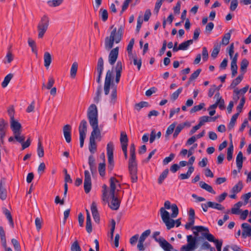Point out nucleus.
Wrapping results in <instances>:
<instances>
[{
	"mask_svg": "<svg viewBox=\"0 0 251 251\" xmlns=\"http://www.w3.org/2000/svg\"><path fill=\"white\" fill-rule=\"evenodd\" d=\"M114 31H111L109 36H107L105 39L104 45L106 50H110L113 47L114 42L116 43V37L114 35Z\"/></svg>",
	"mask_w": 251,
	"mask_h": 251,
	"instance_id": "nucleus-8",
	"label": "nucleus"
},
{
	"mask_svg": "<svg viewBox=\"0 0 251 251\" xmlns=\"http://www.w3.org/2000/svg\"><path fill=\"white\" fill-rule=\"evenodd\" d=\"M130 59L131 58L133 59V63L134 65L137 66V69L138 71H139L141 69V67L142 65V60L141 58L138 59L136 56H134L133 55L129 57Z\"/></svg>",
	"mask_w": 251,
	"mask_h": 251,
	"instance_id": "nucleus-44",
	"label": "nucleus"
},
{
	"mask_svg": "<svg viewBox=\"0 0 251 251\" xmlns=\"http://www.w3.org/2000/svg\"><path fill=\"white\" fill-rule=\"evenodd\" d=\"M128 170L131 182H136L138 180V169L136 161L135 146L134 144H131L130 146V158L128 160Z\"/></svg>",
	"mask_w": 251,
	"mask_h": 251,
	"instance_id": "nucleus-2",
	"label": "nucleus"
},
{
	"mask_svg": "<svg viewBox=\"0 0 251 251\" xmlns=\"http://www.w3.org/2000/svg\"><path fill=\"white\" fill-rule=\"evenodd\" d=\"M113 69L111 70H108L106 74L104 84V91L105 95H107L109 93L110 87L112 83L113 78Z\"/></svg>",
	"mask_w": 251,
	"mask_h": 251,
	"instance_id": "nucleus-6",
	"label": "nucleus"
},
{
	"mask_svg": "<svg viewBox=\"0 0 251 251\" xmlns=\"http://www.w3.org/2000/svg\"><path fill=\"white\" fill-rule=\"evenodd\" d=\"M243 228L242 236L244 238L251 236V226L248 223H243L241 226Z\"/></svg>",
	"mask_w": 251,
	"mask_h": 251,
	"instance_id": "nucleus-16",
	"label": "nucleus"
},
{
	"mask_svg": "<svg viewBox=\"0 0 251 251\" xmlns=\"http://www.w3.org/2000/svg\"><path fill=\"white\" fill-rule=\"evenodd\" d=\"M201 72V69H198L196 71H195L193 74H192L190 77L189 78L188 84H189L191 82V81L196 79L198 77Z\"/></svg>",
	"mask_w": 251,
	"mask_h": 251,
	"instance_id": "nucleus-50",
	"label": "nucleus"
},
{
	"mask_svg": "<svg viewBox=\"0 0 251 251\" xmlns=\"http://www.w3.org/2000/svg\"><path fill=\"white\" fill-rule=\"evenodd\" d=\"M63 134L65 138L66 141L67 143H70L71 141V126L69 125H66L63 127Z\"/></svg>",
	"mask_w": 251,
	"mask_h": 251,
	"instance_id": "nucleus-17",
	"label": "nucleus"
},
{
	"mask_svg": "<svg viewBox=\"0 0 251 251\" xmlns=\"http://www.w3.org/2000/svg\"><path fill=\"white\" fill-rule=\"evenodd\" d=\"M102 92V87L101 85H99L96 90V96L94 98V101L96 103H98L99 102L100 100V96Z\"/></svg>",
	"mask_w": 251,
	"mask_h": 251,
	"instance_id": "nucleus-34",
	"label": "nucleus"
},
{
	"mask_svg": "<svg viewBox=\"0 0 251 251\" xmlns=\"http://www.w3.org/2000/svg\"><path fill=\"white\" fill-rule=\"evenodd\" d=\"M120 142L122 148L124 147V146L126 147H127L128 138L126 133L125 131H121L120 134Z\"/></svg>",
	"mask_w": 251,
	"mask_h": 251,
	"instance_id": "nucleus-27",
	"label": "nucleus"
},
{
	"mask_svg": "<svg viewBox=\"0 0 251 251\" xmlns=\"http://www.w3.org/2000/svg\"><path fill=\"white\" fill-rule=\"evenodd\" d=\"M54 83V79L52 76H50L49 78L48 82L47 85L46 86L45 82L42 84V89L46 88L47 89H50L51 88Z\"/></svg>",
	"mask_w": 251,
	"mask_h": 251,
	"instance_id": "nucleus-42",
	"label": "nucleus"
},
{
	"mask_svg": "<svg viewBox=\"0 0 251 251\" xmlns=\"http://www.w3.org/2000/svg\"><path fill=\"white\" fill-rule=\"evenodd\" d=\"M111 201L109 204V207L112 210H117L119 209L120 205V201L118 199L117 197L114 194V196L110 195Z\"/></svg>",
	"mask_w": 251,
	"mask_h": 251,
	"instance_id": "nucleus-15",
	"label": "nucleus"
},
{
	"mask_svg": "<svg viewBox=\"0 0 251 251\" xmlns=\"http://www.w3.org/2000/svg\"><path fill=\"white\" fill-rule=\"evenodd\" d=\"M182 87H180L178 88L176 91L174 92L170 96L171 100L173 101L176 100L178 98L179 94L182 92Z\"/></svg>",
	"mask_w": 251,
	"mask_h": 251,
	"instance_id": "nucleus-57",
	"label": "nucleus"
},
{
	"mask_svg": "<svg viewBox=\"0 0 251 251\" xmlns=\"http://www.w3.org/2000/svg\"><path fill=\"white\" fill-rule=\"evenodd\" d=\"M21 128V125L19 122L16 121L14 119L11 120V128L13 131L14 134L20 132Z\"/></svg>",
	"mask_w": 251,
	"mask_h": 251,
	"instance_id": "nucleus-22",
	"label": "nucleus"
},
{
	"mask_svg": "<svg viewBox=\"0 0 251 251\" xmlns=\"http://www.w3.org/2000/svg\"><path fill=\"white\" fill-rule=\"evenodd\" d=\"M28 45L31 47L32 52H34L36 55H37V50L35 41L31 38H29L28 40Z\"/></svg>",
	"mask_w": 251,
	"mask_h": 251,
	"instance_id": "nucleus-48",
	"label": "nucleus"
},
{
	"mask_svg": "<svg viewBox=\"0 0 251 251\" xmlns=\"http://www.w3.org/2000/svg\"><path fill=\"white\" fill-rule=\"evenodd\" d=\"M63 1V0H52L47 2L48 4L50 7H56L60 5Z\"/></svg>",
	"mask_w": 251,
	"mask_h": 251,
	"instance_id": "nucleus-54",
	"label": "nucleus"
},
{
	"mask_svg": "<svg viewBox=\"0 0 251 251\" xmlns=\"http://www.w3.org/2000/svg\"><path fill=\"white\" fill-rule=\"evenodd\" d=\"M160 215L163 222L165 224L167 229L169 230L174 227L175 221L171 219L169 213L163 207L160 209Z\"/></svg>",
	"mask_w": 251,
	"mask_h": 251,
	"instance_id": "nucleus-5",
	"label": "nucleus"
},
{
	"mask_svg": "<svg viewBox=\"0 0 251 251\" xmlns=\"http://www.w3.org/2000/svg\"><path fill=\"white\" fill-rule=\"evenodd\" d=\"M87 123L85 120H83L81 121L79 126V135H85L87 131Z\"/></svg>",
	"mask_w": 251,
	"mask_h": 251,
	"instance_id": "nucleus-23",
	"label": "nucleus"
},
{
	"mask_svg": "<svg viewBox=\"0 0 251 251\" xmlns=\"http://www.w3.org/2000/svg\"><path fill=\"white\" fill-rule=\"evenodd\" d=\"M115 182H118V180L114 177H112L110 179V195L114 196V194H115V191H116V184Z\"/></svg>",
	"mask_w": 251,
	"mask_h": 251,
	"instance_id": "nucleus-24",
	"label": "nucleus"
},
{
	"mask_svg": "<svg viewBox=\"0 0 251 251\" xmlns=\"http://www.w3.org/2000/svg\"><path fill=\"white\" fill-rule=\"evenodd\" d=\"M160 234L159 231H155L153 233V238L157 242L164 251H178L175 249L173 246L163 237L157 238Z\"/></svg>",
	"mask_w": 251,
	"mask_h": 251,
	"instance_id": "nucleus-3",
	"label": "nucleus"
},
{
	"mask_svg": "<svg viewBox=\"0 0 251 251\" xmlns=\"http://www.w3.org/2000/svg\"><path fill=\"white\" fill-rule=\"evenodd\" d=\"M208 206L219 210H223L225 209L224 207L221 204H219L212 201L208 202Z\"/></svg>",
	"mask_w": 251,
	"mask_h": 251,
	"instance_id": "nucleus-43",
	"label": "nucleus"
},
{
	"mask_svg": "<svg viewBox=\"0 0 251 251\" xmlns=\"http://www.w3.org/2000/svg\"><path fill=\"white\" fill-rule=\"evenodd\" d=\"M97 146L95 140L89 138V150L90 152L93 154L97 151Z\"/></svg>",
	"mask_w": 251,
	"mask_h": 251,
	"instance_id": "nucleus-33",
	"label": "nucleus"
},
{
	"mask_svg": "<svg viewBox=\"0 0 251 251\" xmlns=\"http://www.w3.org/2000/svg\"><path fill=\"white\" fill-rule=\"evenodd\" d=\"M192 229H195L196 230V231H194L193 233L195 236V237L197 238L198 240H200L201 238L202 239V238L198 237L199 232H202V231L209 232V229L207 227H204L201 226H193L192 227Z\"/></svg>",
	"mask_w": 251,
	"mask_h": 251,
	"instance_id": "nucleus-19",
	"label": "nucleus"
},
{
	"mask_svg": "<svg viewBox=\"0 0 251 251\" xmlns=\"http://www.w3.org/2000/svg\"><path fill=\"white\" fill-rule=\"evenodd\" d=\"M13 77V75L12 74H8L4 78L3 81L1 83V86L3 88H5L10 81L11 79Z\"/></svg>",
	"mask_w": 251,
	"mask_h": 251,
	"instance_id": "nucleus-41",
	"label": "nucleus"
},
{
	"mask_svg": "<svg viewBox=\"0 0 251 251\" xmlns=\"http://www.w3.org/2000/svg\"><path fill=\"white\" fill-rule=\"evenodd\" d=\"M245 98L244 97H243L240 100V101L238 105L236 107V109L237 111V113L238 114H240L242 111L243 107L244 106V105L245 103Z\"/></svg>",
	"mask_w": 251,
	"mask_h": 251,
	"instance_id": "nucleus-61",
	"label": "nucleus"
},
{
	"mask_svg": "<svg viewBox=\"0 0 251 251\" xmlns=\"http://www.w3.org/2000/svg\"><path fill=\"white\" fill-rule=\"evenodd\" d=\"M87 118L93 130L91 132L90 139L100 141L101 138L100 131L98 126V113L97 106L92 104L87 111Z\"/></svg>",
	"mask_w": 251,
	"mask_h": 251,
	"instance_id": "nucleus-1",
	"label": "nucleus"
},
{
	"mask_svg": "<svg viewBox=\"0 0 251 251\" xmlns=\"http://www.w3.org/2000/svg\"><path fill=\"white\" fill-rule=\"evenodd\" d=\"M202 235L209 242H214L215 243L218 240V239L215 238L212 234L209 233V231H204L202 233Z\"/></svg>",
	"mask_w": 251,
	"mask_h": 251,
	"instance_id": "nucleus-36",
	"label": "nucleus"
},
{
	"mask_svg": "<svg viewBox=\"0 0 251 251\" xmlns=\"http://www.w3.org/2000/svg\"><path fill=\"white\" fill-rule=\"evenodd\" d=\"M169 173V170L168 169H165L160 175L158 179V183L159 184H161L164 180L167 177Z\"/></svg>",
	"mask_w": 251,
	"mask_h": 251,
	"instance_id": "nucleus-46",
	"label": "nucleus"
},
{
	"mask_svg": "<svg viewBox=\"0 0 251 251\" xmlns=\"http://www.w3.org/2000/svg\"><path fill=\"white\" fill-rule=\"evenodd\" d=\"M194 171V168L193 166H190L186 174H181L179 176V178L182 180L187 179L191 176Z\"/></svg>",
	"mask_w": 251,
	"mask_h": 251,
	"instance_id": "nucleus-32",
	"label": "nucleus"
},
{
	"mask_svg": "<svg viewBox=\"0 0 251 251\" xmlns=\"http://www.w3.org/2000/svg\"><path fill=\"white\" fill-rule=\"evenodd\" d=\"M4 182L2 180L0 182V199L2 201L5 200L7 197V191L3 185Z\"/></svg>",
	"mask_w": 251,
	"mask_h": 251,
	"instance_id": "nucleus-25",
	"label": "nucleus"
},
{
	"mask_svg": "<svg viewBox=\"0 0 251 251\" xmlns=\"http://www.w3.org/2000/svg\"><path fill=\"white\" fill-rule=\"evenodd\" d=\"M117 99V89L115 87L113 89L110 96V103L114 104Z\"/></svg>",
	"mask_w": 251,
	"mask_h": 251,
	"instance_id": "nucleus-60",
	"label": "nucleus"
},
{
	"mask_svg": "<svg viewBox=\"0 0 251 251\" xmlns=\"http://www.w3.org/2000/svg\"><path fill=\"white\" fill-rule=\"evenodd\" d=\"M243 153L242 151H239L236 156V162L237 167L238 169V172H239L242 168L243 165Z\"/></svg>",
	"mask_w": 251,
	"mask_h": 251,
	"instance_id": "nucleus-26",
	"label": "nucleus"
},
{
	"mask_svg": "<svg viewBox=\"0 0 251 251\" xmlns=\"http://www.w3.org/2000/svg\"><path fill=\"white\" fill-rule=\"evenodd\" d=\"M165 209H169L171 208L172 213L171 215V216L173 218H176L178 214V208L176 204H173L171 205V202L169 201H167L164 202V207H163Z\"/></svg>",
	"mask_w": 251,
	"mask_h": 251,
	"instance_id": "nucleus-10",
	"label": "nucleus"
},
{
	"mask_svg": "<svg viewBox=\"0 0 251 251\" xmlns=\"http://www.w3.org/2000/svg\"><path fill=\"white\" fill-rule=\"evenodd\" d=\"M185 126H189V123L188 122H184L183 123L179 124L176 128V129L173 134V137L174 138H176L179 133L181 132V131L184 128V127Z\"/></svg>",
	"mask_w": 251,
	"mask_h": 251,
	"instance_id": "nucleus-21",
	"label": "nucleus"
},
{
	"mask_svg": "<svg viewBox=\"0 0 251 251\" xmlns=\"http://www.w3.org/2000/svg\"><path fill=\"white\" fill-rule=\"evenodd\" d=\"M44 65L48 68L51 62V56L49 52H46L44 55Z\"/></svg>",
	"mask_w": 251,
	"mask_h": 251,
	"instance_id": "nucleus-31",
	"label": "nucleus"
},
{
	"mask_svg": "<svg viewBox=\"0 0 251 251\" xmlns=\"http://www.w3.org/2000/svg\"><path fill=\"white\" fill-rule=\"evenodd\" d=\"M98 170L100 176H103L105 175V164L104 162L99 164Z\"/></svg>",
	"mask_w": 251,
	"mask_h": 251,
	"instance_id": "nucleus-59",
	"label": "nucleus"
},
{
	"mask_svg": "<svg viewBox=\"0 0 251 251\" xmlns=\"http://www.w3.org/2000/svg\"><path fill=\"white\" fill-rule=\"evenodd\" d=\"M134 44V38H132L130 40V41L127 45V51L128 56L129 57H130V56L133 55L132 53V48H133Z\"/></svg>",
	"mask_w": 251,
	"mask_h": 251,
	"instance_id": "nucleus-52",
	"label": "nucleus"
},
{
	"mask_svg": "<svg viewBox=\"0 0 251 251\" xmlns=\"http://www.w3.org/2000/svg\"><path fill=\"white\" fill-rule=\"evenodd\" d=\"M243 183L241 181H240L236 184L231 190V192L233 193H238L241 191L243 188Z\"/></svg>",
	"mask_w": 251,
	"mask_h": 251,
	"instance_id": "nucleus-45",
	"label": "nucleus"
},
{
	"mask_svg": "<svg viewBox=\"0 0 251 251\" xmlns=\"http://www.w3.org/2000/svg\"><path fill=\"white\" fill-rule=\"evenodd\" d=\"M91 210L94 221L96 223H99L100 220V217L97 209V204L95 201H93L91 204Z\"/></svg>",
	"mask_w": 251,
	"mask_h": 251,
	"instance_id": "nucleus-13",
	"label": "nucleus"
},
{
	"mask_svg": "<svg viewBox=\"0 0 251 251\" xmlns=\"http://www.w3.org/2000/svg\"><path fill=\"white\" fill-rule=\"evenodd\" d=\"M71 251H81V249L77 240L75 241L71 246Z\"/></svg>",
	"mask_w": 251,
	"mask_h": 251,
	"instance_id": "nucleus-64",
	"label": "nucleus"
},
{
	"mask_svg": "<svg viewBox=\"0 0 251 251\" xmlns=\"http://www.w3.org/2000/svg\"><path fill=\"white\" fill-rule=\"evenodd\" d=\"M0 236L2 245L3 247H5L6 246V237L5 231L2 226H0Z\"/></svg>",
	"mask_w": 251,
	"mask_h": 251,
	"instance_id": "nucleus-39",
	"label": "nucleus"
},
{
	"mask_svg": "<svg viewBox=\"0 0 251 251\" xmlns=\"http://www.w3.org/2000/svg\"><path fill=\"white\" fill-rule=\"evenodd\" d=\"M119 54V47H116L111 50L109 56L108 61L110 65H113L116 62Z\"/></svg>",
	"mask_w": 251,
	"mask_h": 251,
	"instance_id": "nucleus-11",
	"label": "nucleus"
},
{
	"mask_svg": "<svg viewBox=\"0 0 251 251\" xmlns=\"http://www.w3.org/2000/svg\"><path fill=\"white\" fill-rule=\"evenodd\" d=\"M84 189L85 192L88 194L90 192L92 186L91 176L88 171H84Z\"/></svg>",
	"mask_w": 251,
	"mask_h": 251,
	"instance_id": "nucleus-9",
	"label": "nucleus"
},
{
	"mask_svg": "<svg viewBox=\"0 0 251 251\" xmlns=\"http://www.w3.org/2000/svg\"><path fill=\"white\" fill-rule=\"evenodd\" d=\"M193 39H190V40H187L186 41H185V42L181 43L179 45V49H180V50H186L188 49V48L189 47V46L191 44H193Z\"/></svg>",
	"mask_w": 251,
	"mask_h": 251,
	"instance_id": "nucleus-40",
	"label": "nucleus"
},
{
	"mask_svg": "<svg viewBox=\"0 0 251 251\" xmlns=\"http://www.w3.org/2000/svg\"><path fill=\"white\" fill-rule=\"evenodd\" d=\"M78 68L77 63L75 62L73 63L71 69L70 75L73 78H74L76 74L77 70Z\"/></svg>",
	"mask_w": 251,
	"mask_h": 251,
	"instance_id": "nucleus-47",
	"label": "nucleus"
},
{
	"mask_svg": "<svg viewBox=\"0 0 251 251\" xmlns=\"http://www.w3.org/2000/svg\"><path fill=\"white\" fill-rule=\"evenodd\" d=\"M232 32V30H230L228 32L226 33L222 40V42L220 43L221 45L222 44L223 45L226 46L228 44L229 42V39L231 37V34Z\"/></svg>",
	"mask_w": 251,
	"mask_h": 251,
	"instance_id": "nucleus-35",
	"label": "nucleus"
},
{
	"mask_svg": "<svg viewBox=\"0 0 251 251\" xmlns=\"http://www.w3.org/2000/svg\"><path fill=\"white\" fill-rule=\"evenodd\" d=\"M3 213L4 214L5 216L6 217L7 220H8L10 225L11 226L13 227H14V222L13 221V219L11 214L10 212L6 208L4 207L2 208Z\"/></svg>",
	"mask_w": 251,
	"mask_h": 251,
	"instance_id": "nucleus-30",
	"label": "nucleus"
},
{
	"mask_svg": "<svg viewBox=\"0 0 251 251\" xmlns=\"http://www.w3.org/2000/svg\"><path fill=\"white\" fill-rule=\"evenodd\" d=\"M111 28H113L112 31L115 30L114 35L116 37V43H119L122 38L123 27L121 25L117 30L116 27H114V25H112Z\"/></svg>",
	"mask_w": 251,
	"mask_h": 251,
	"instance_id": "nucleus-18",
	"label": "nucleus"
},
{
	"mask_svg": "<svg viewBox=\"0 0 251 251\" xmlns=\"http://www.w3.org/2000/svg\"><path fill=\"white\" fill-rule=\"evenodd\" d=\"M249 65V61L246 59H243L240 64V71L242 73L241 75H244L246 72V69Z\"/></svg>",
	"mask_w": 251,
	"mask_h": 251,
	"instance_id": "nucleus-37",
	"label": "nucleus"
},
{
	"mask_svg": "<svg viewBox=\"0 0 251 251\" xmlns=\"http://www.w3.org/2000/svg\"><path fill=\"white\" fill-rule=\"evenodd\" d=\"M151 232L150 229H147L143 232L141 235L139 241L144 242L146 239L150 235Z\"/></svg>",
	"mask_w": 251,
	"mask_h": 251,
	"instance_id": "nucleus-58",
	"label": "nucleus"
},
{
	"mask_svg": "<svg viewBox=\"0 0 251 251\" xmlns=\"http://www.w3.org/2000/svg\"><path fill=\"white\" fill-rule=\"evenodd\" d=\"M49 25V18L47 16L44 15L39 22L37 29L38 31V38H42L48 29Z\"/></svg>",
	"mask_w": 251,
	"mask_h": 251,
	"instance_id": "nucleus-4",
	"label": "nucleus"
},
{
	"mask_svg": "<svg viewBox=\"0 0 251 251\" xmlns=\"http://www.w3.org/2000/svg\"><path fill=\"white\" fill-rule=\"evenodd\" d=\"M200 186L207 191V192L211 193L213 194H215L216 192L213 190V188L209 185L207 184L203 181H200L199 183Z\"/></svg>",
	"mask_w": 251,
	"mask_h": 251,
	"instance_id": "nucleus-29",
	"label": "nucleus"
},
{
	"mask_svg": "<svg viewBox=\"0 0 251 251\" xmlns=\"http://www.w3.org/2000/svg\"><path fill=\"white\" fill-rule=\"evenodd\" d=\"M104 70V61L102 57H100L98 59L96 70L98 75L102 76V72Z\"/></svg>",
	"mask_w": 251,
	"mask_h": 251,
	"instance_id": "nucleus-20",
	"label": "nucleus"
},
{
	"mask_svg": "<svg viewBox=\"0 0 251 251\" xmlns=\"http://www.w3.org/2000/svg\"><path fill=\"white\" fill-rule=\"evenodd\" d=\"M233 152V146L232 143L230 144L229 147L227 148V159L230 161L232 159V154Z\"/></svg>",
	"mask_w": 251,
	"mask_h": 251,
	"instance_id": "nucleus-53",
	"label": "nucleus"
},
{
	"mask_svg": "<svg viewBox=\"0 0 251 251\" xmlns=\"http://www.w3.org/2000/svg\"><path fill=\"white\" fill-rule=\"evenodd\" d=\"M100 15L102 21L105 22L108 19V12L106 9L101 8L100 10Z\"/></svg>",
	"mask_w": 251,
	"mask_h": 251,
	"instance_id": "nucleus-62",
	"label": "nucleus"
},
{
	"mask_svg": "<svg viewBox=\"0 0 251 251\" xmlns=\"http://www.w3.org/2000/svg\"><path fill=\"white\" fill-rule=\"evenodd\" d=\"M210 122V117L207 116H203L200 118L198 125L201 127L206 122Z\"/></svg>",
	"mask_w": 251,
	"mask_h": 251,
	"instance_id": "nucleus-55",
	"label": "nucleus"
},
{
	"mask_svg": "<svg viewBox=\"0 0 251 251\" xmlns=\"http://www.w3.org/2000/svg\"><path fill=\"white\" fill-rule=\"evenodd\" d=\"M187 238V242L189 244V245H191L195 248L197 238L196 237H193L191 235H188Z\"/></svg>",
	"mask_w": 251,
	"mask_h": 251,
	"instance_id": "nucleus-56",
	"label": "nucleus"
},
{
	"mask_svg": "<svg viewBox=\"0 0 251 251\" xmlns=\"http://www.w3.org/2000/svg\"><path fill=\"white\" fill-rule=\"evenodd\" d=\"M8 126V123L3 119H0V146L4 144V139Z\"/></svg>",
	"mask_w": 251,
	"mask_h": 251,
	"instance_id": "nucleus-7",
	"label": "nucleus"
},
{
	"mask_svg": "<svg viewBox=\"0 0 251 251\" xmlns=\"http://www.w3.org/2000/svg\"><path fill=\"white\" fill-rule=\"evenodd\" d=\"M123 69V64L121 61H118L116 64L115 67V72H116V77H115V82L117 84H118L120 80V77L121 76V74Z\"/></svg>",
	"mask_w": 251,
	"mask_h": 251,
	"instance_id": "nucleus-14",
	"label": "nucleus"
},
{
	"mask_svg": "<svg viewBox=\"0 0 251 251\" xmlns=\"http://www.w3.org/2000/svg\"><path fill=\"white\" fill-rule=\"evenodd\" d=\"M37 153L39 157H42L44 155V151L41 141L39 140L38 143Z\"/></svg>",
	"mask_w": 251,
	"mask_h": 251,
	"instance_id": "nucleus-49",
	"label": "nucleus"
},
{
	"mask_svg": "<svg viewBox=\"0 0 251 251\" xmlns=\"http://www.w3.org/2000/svg\"><path fill=\"white\" fill-rule=\"evenodd\" d=\"M107 154L108 156V164H114L113 150L114 146L112 142H109L107 145Z\"/></svg>",
	"mask_w": 251,
	"mask_h": 251,
	"instance_id": "nucleus-12",
	"label": "nucleus"
},
{
	"mask_svg": "<svg viewBox=\"0 0 251 251\" xmlns=\"http://www.w3.org/2000/svg\"><path fill=\"white\" fill-rule=\"evenodd\" d=\"M239 114H238V113H235L232 116L230 121V123L228 125V128L229 129H232V128H233L234 125L235 124L236 120L239 116Z\"/></svg>",
	"mask_w": 251,
	"mask_h": 251,
	"instance_id": "nucleus-51",
	"label": "nucleus"
},
{
	"mask_svg": "<svg viewBox=\"0 0 251 251\" xmlns=\"http://www.w3.org/2000/svg\"><path fill=\"white\" fill-rule=\"evenodd\" d=\"M221 49V44L215 43L214 45V48L211 52V56L213 59H215L219 54Z\"/></svg>",
	"mask_w": 251,
	"mask_h": 251,
	"instance_id": "nucleus-28",
	"label": "nucleus"
},
{
	"mask_svg": "<svg viewBox=\"0 0 251 251\" xmlns=\"http://www.w3.org/2000/svg\"><path fill=\"white\" fill-rule=\"evenodd\" d=\"M176 123L174 122L173 123H172L171 125H170L168 126V127L167 128V129L166 130V136L170 135L173 132V131L175 129V128L176 126Z\"/></svg>",
	"mask_w": 251,
	"mask_h": 251,
	"instance_id": "nucleus-63",
	"label": "nucleus"
},
{
	"mask_svg": "<svg viewBox=\"0 0 251 251\" xmlns=\"http://www.w3.org/2000/svg\"><path fill=\"white\" fill-rule=\"evenodd\" d=\"M244 77V75H240L235 79H234L230 85L231 88H235L237 85H238L242 80Z\"/></svg>",
	"mask_w": 251,
	"mask_h": 251,
	"instance_id": "nucleus-38",
	"label": "nucleus"
}]
</instances>
